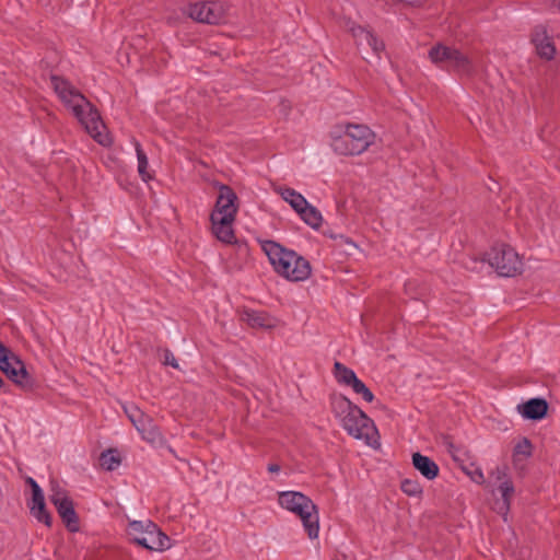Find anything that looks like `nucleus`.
I'll list each match as a JSON object with an SVG mask.
<instances>
[{
    "label": "nucleus",
    "instance_id": "f257e3e1",
    "mask_svg": "<svg viewBox=\"0 0 560 560\" xmlns=\"http://www.w3.org/2000/svg\"><path fill=\"white\" fill-rule=\"evenodd\" d=\"M50 82L63 104L71 108L73 115L84 126L88 133L101 145L112 144V138L100 116L98 110L69 81L51 75Z\"/></svg>",
    "mask_w": 560,
    "mask_h": 560
},
{
    "label": "nucleus",
    "instance_id": "f03ea898",
    "mask_svg": "<svg viewBox=\"0 0 560 560\" xmlns=\"http://www.w3.org/2000/svg\"><path fill=\"white\" fill-rule=\"evenodd\" d=\"M261 249L267 255L273 270L282 278L300 282L312 273L310 261L292 249H287L275 241L261 242Z\"/></svg>",
    "mask_w": 560,
    "mask_h": 560
},
{
    "label": "nucleus",
    "instance_id": "7ed1b4c3",
    "mask_svg": "<svg viewBox=\"0 0 560 560\" xmlns=\"http://www.w3.org/2000/svg\"><path fill=\"white\" fill-rule=\"evenodd\" d=\"M279 504L296 514L311 539L318 537L319 516L316 504L305 494L299 491L279 492Z\"/></svg>",
    "mask_w": 560,
    "mask_h": 560
},
{
    "label": "nucleus",
    "instance_id": "20e7f679",
    "mask_svg": "<svg viewBox=\"0 0 560 560\" xmlns=\"http://www.w3.org/2000/svg\"><path fill=\"white\" fill-rule=\"evenodd\" d=\"M375 141V133L361 124H346L341 135L332 138L331 148L340 155H360Z\"/></svg>",
    "mask_w": 560,
    "mask_h": 560
},
{
    "label": "nucleus",
    "instance_id": "39448f33",
    "mask_svg": "<svg viewBox=\"0 0 560 560\" xmlns=\"http://www.w3.org/2000/svg\"><path fill=\"white\" fill-rule=\"evenodd\" d=\"M130 541L151 551H163L170 547V538L150 520L131 521L127 527Z\"/></svg>",
    "mask_w": 560,
    "mask_h": 560
},
{
    "label": "nucleus",
    "instance_id": "423d86ee",
    "mask_svg": "<svg viewBox=\"0 0 560 560\" xmlns=\"http://www.w3.org/2000/svg\"><path fill=\"white\" fill-rule=\"evenodd\" d=\"M486 260L502 277H515L523 269L518 254L510 245L503 243L493 245L486 253Z\"/></svg>",
    "mask_w": 560,
    "mask_h": 560
},
{
    "label": "nucleus",
    "instance_id": "0eeeda50",
    "mask_svg": "<svg viewBox=\"0 0 560 560\" xmlns=\"http://www.w3.org/2000/svg\"><path fill=\"white\" fill-rule=\"evenodd\" d=\"M49 501L56 508L68 530L72 533L78 532L79 516L74 510L73 501L68 493L61 489H52Z\"/></svg>",
    "mask_w": 560,
    "mask_h": 560
},
{
    "label": "nucleus",
    "instance_id": "6e6552de",
    "mask_svg": "<svg viewBox=\"0 0 560 560\" xmlns=\"http://www.w3.org/2000/svg\"><path fill=\"white\" fill-rule=\"evenodd\" d=\"M0 370L16 385L30 389L33 386V378L26 371L24 362L14 353L10 352L0 359Z\"/></svg>",
    "mask_w": 560,
    "mask_h": 560
},
{
    "label": "nucleus",
    "instance_id": "1a4fd4ad",
    "mask_svg": "<svg viewBox=\"0 0 560 560\" xmlns=\"http://www.w3.org/2000/svg\"><path fill=\"white\" fill-rule=\"evenodd\" d=\"M187 13L192 20L207 24H219L225 18V9L219 1H201L189 4Z\"/></svg>",
    "mask_w": 560,
    "mask_h": 560
},
{
    "label": "nucleus",
    "instance_id": "9d476101",
    "mask_svg": "<svg viewBox=\"0 0 560 560\" xmlns=\"http://www.w3.org/2000/svg\"><path fill=\"white\" fill-rule=\"evenodd\" d=\"M342 428L355 439H369L376 431L373 421L358 406L341 421Z\"/></svg>",
    "mask_w": 560,
    "mask_h": 560
},
{
    "label": "nucleus",
    "instance_id": "9b49d317",
    "mask_svg": "<svg viewBox=\"0 0 560 560\" xmlns=\"http://www.w3.org/2000/svg\"><path fill=\"white\" fill-rule=\"evenodd\" d=\"M236 201L237 196L234 190L228 185L220 184L215 207L210 219H219L222 217L225 219H235L238 209Z\"/></svg>",
    "mask_w": 560,
    "mask_h": 560
},
{
    "label": "nucleus",
    "instance_id": "f8f14e48",
    "mask_svg": "<svg viewBox=\"0 0 560 560\" xmlns=\"http://www.w3.org/2000/svg\"><path fill=\"white\" fill-rule=\"evenodd\" d=\"M349 32L353 36L355 44L360 47L364 44L371 47L372 51L378 57L380 54L384 50L385 45L382 40H380L371 31L358 25L355 23H350L348 25Z\"/></svg>",
    "mask_w": 560,
    "mask_h": 560
},
{
    "label": "nucleus",
    "instance_id": "ddd939ff",
    "mask_svg": "<svg viewBox=\"0 0 560 560\" xmlns=\"http://www.w3.org/2000/svg\"><path fill=\"white\" fill-rule=\"evenodd\" d=\"M518 412L528 420H540L548 411V404L544 398H532L517 406Z\"/></svg>",
    "mask_w": 560,
    "mask_h": 560
},
{
    "label": "nucleus",
    "instance_id": "4468645a",
    "mask_svg": "<svg viewBox=\"0 0 560 560\" xmlns=\"http://www.w3.org/2000/svg\"><path fill=\"white\" fill-rule=\"evenodd\" d=\"M451 60L446 70L454 71L460 75H472L476 71L474 61L460 50L453 48Z\"/></svg>",
    "mask_w": 560,
    "mask_h": 560
},
{
    "label": "nucleus",
    "instance_id": "2eb2a0df",
    "mask_svg": "<svg viewBox=\"0 0 560 560\" xmlns=\"http://www.w3.org/2000/svg\"><path fill=\"white\" fill-rule=\"evenodd\" d=\"M240 318L252 328H273L275 319L266 312L245 308L241 312Z\"/></svg>",
    "mask_w": 560,
    "mask_h": 560
},
{
    "label": "nucleus",
    "instance_id": "dca6fc26",
    "mask_svg": "<svg viewBox=\"0 0 560 560\" xmlns=\"http://www.w3.org/2000/svg\"><path fill=\"white\" fill-rule=\"evenodd\" d=\"M412 465L428 480H433L439 476L438 464L419 452L412 454Z\"/></svg>",
    "mask_w": 560,
    "mask_h": 560
},
{
    "label": "nucleus",
    "instance_id": "f3484780",
    "mask_svg": "<svg viewBox=\"0 0 560 560\" xmlns=\"http://www.w3.org/2000/svg\"><path fill=\"white\" fill-rule=\"evenodd\" d=\"M212 223V232L215 237L226 244H232L235 240V234L232 228V223L235 219H225L224 217L219 219H210Z\"/></svg>",
    "mask_w": 560,
    "mask_h": 560
},
{
    "label": "nucleus",
    "instance_id": "a211bd4d",
    "mask_svg": "<svg viewBox=\"0 0 560 560\" xmlns=\"http://www.w3.org/2000/svg\"><path fill=\"white\" fill-rule=\"evenodd\" d=\"M31 514L39 522L50 527L52 524V517L46 509L44 493H37L36 497H32L31 502L27 503Z\"/></svg>",
    "mask_w": 560,
    "mask_h": 560
},
{
    "label": "nucleus",
    "instance_id": "6ab92c4d",
    "mask_svg": "<svg viewBox=\"0 0 560 560\" xmlns=\"http://www.w3.org/2000/svg\"><path fill=\"white\" fill-rule=\"evenodd\" d=\"M533 43L536 46L537 54L547 60L555 57L556 48L551 39L546 35L544 30L537 28L533 35Z\"/></svg>",
    "mask_w": 560,
    "mask_h": 560
},
{
    "label": "nucleus",
    "instance_id": "aec40b11",
    "mask_svg": "<svg viewBox=\"0 0 560 560\" xmlns=\"http://www.w3.org/2000/svg\"><path fill=\"white\" fill-rule=\"evenodd\" d=\"M330 407L334 415L342 421L346 416L354 410L357 405L343 395H334L330 398Z\"/></svg>",
    "mask_w": 560,
    "mask_h": 560
},
{
    "label": "nucleus",
    "instance_id": "412c9836",
    "mask_svg": "<svg viewBox=\"0 0 560 560\" xmlns=\"http://www.w3.org/2000/svg\"><path fill=\"white\" fill-rule=\"evenodd\" d=\"M453 47L438 44L430 48L429 58L430 60L442 69H446L451 60Z\"/></svg>",
    "mask_w": 560,
    "mask_h": 560
},
{
    "label": "nucleus",
    "instance_id": "4be33fe9",
    "mask_svg": "<svg viewBox=\"0 0 560 560\" xmlns=\"http://www.w3.org/2000/svg\"><path fill=\"white\" fill-rule=\"evenodd\" d=\"M278 192L285 200L296 213L306 207L307 200L296 190L289 187L279 188Z\"/></svg>",
    "mask_w": 560,
    "mask_h": 560
},
{
    "label": "nucleus",
    "instance_id": "5701e85b",
    "mask_svg": "<svg viewBox=\"0 0 560 560\" xmlns=\"http://www.w3.org/2000/svg\"><path fill=\"white\" fill-rule=\"evenodd\" d=\"M142 439L153 445H162L165 442L163 434L159 427L154 423L153 419L147 421V424L138 431Z\"/></svg>",
    "mask_w": 560,
    "mask_h": 560
},
{
    "label": "nucleus",
    "instance_id": "b1692460",
    "mask_svg": "<svg viewBox=\"0 0 560 560\" xmlns=\"http://www.w3.org/2000/svg\"><path fill=\"white\" fill-rule=\"evenodd\" d=\"M334 376L339 384L351 386L357 380L354 371L339 361L334 364Z\"/></svg>",
    "mask_w": 560,
    "mask_h": 560
},
{
    "label": "nucleus",
    "instance_id": "393cba45",
    "mask_svg": "<svg viewBox=\"0 0 560 560\" xmlns=\"http://www.w3.org/2000/svg\"><path fill=\"white\" fill-rule=\"evenodd\" d=\"M135 149L137 153V160H138V173L143 182L148 183L153 178V175L148 171L149 168V161L145 152L143 151L141 144L133 140Z\"/></svg>",
    "mask_w": 560,
    "mask_h": 560
},
{
    "label": "nucleus",
    "instance_id": "a878e982",
    "mask_svg": "<svg viewBox=\"0 0 560 560\" xmlns=\"http://www.w3.org/2000/svg\"><path fill=\"white\" fill-rule=\"evenodd\" d=\"M125 413L127 415L128 419L131 421L133 427L139 431L144 424H147V421H150L152 419L150 416L145 415L142 410H140L135 405H128L124 406Z\"/></svg>",
    "mask_w": 560,
    "mask_h": 560
},
{
    "label": "nucleus",
    "instance_id": "bb28decb",
    "mask_svg": "<svg viewBox=\"0 0 560 560\" xmlns=\"http://www.w3.org/2000/svg\"><path fill=\"white\" fill-rule=\"evenodd\" d=\"M299 215L307 225L313 229H318L323 221L320 212L308 202L306 207L299 212Z\"/></svg>",
    "mask_w": 560,
    "mask_h": 560
},
{
    "label": "nucleus",
    "instance_id": "cd10ccee",
    "mask_svg": "<svg viewBox=\"0 0 560 560\" xmlns=\"http://www.w3.org/2000/svg\"><path fill=\"white\" fill-rule=\"evenodd\" d=\"M120 463L121 459L116 450H107L100 456V465L108 471L115 470Z\"/></svg>",
    "mask_w": 560,
    "mask_h": 560
},
{
    "label": "nucleus",
    "instance_id": "c85d7f7f",
    "mask_svg": "<svg viewBox=\"0 0 560 560\" xmlns=\"http://www.w3.org/2000/svg\"><path fill=\"white\" fill-rule=\"evenodd\" d=\"M499 492L503 499L504 509L508 511L510 509V501L514 493V486L510 479H505L498 487Z\"/></svg>",
    "mask_w": 560,
    "mask_h": 560
},
{
    "label": "nucleus",
    "instance_id": "c756f323",
    "mask_svg": "<svg viewBox=\"0 0 560 560\" xmlns=\"http://www.w3.org/2000/svg\"><path fill=\"white\" fill-rule=\"evenodd\" d=\"M351 388L353 392L358 395H361L363 400L366 402H372L374 400V395L370 390V388L361 381L357 380L352 385Z\"/></svg>",
    "mask_w": 560,
    "mask_h": 560
},
{
    "label": "nucleus",
    "instance_id": "7c9ffc66",
    "mask_svg": "<svg viewBox=\"0 0 560 560\" xmlns=\"http://www.w3.org/2000/svg\"><path fill=\"white\" fill-rule=\"evenodd\" d=\"M463 470L477 485H482L485 482V476L481 468L476 466L475 464L464 466Z\"/></svg>",
    "mask_w": 560,
    "mask_h": 560
},
{
    "label": "nucleus",
    "instance_id": "2f4dec72",
    "mask_svg": "<svg viewBox=\"0 0 560 560\" xmlns=\"http://www.w3.org/2000/svg\"><path fill=\"white\" fill-rule=\"evenodd\" d=\"M401 490L402 492L410 497H417L422 493V488L419 485V482L410 479H405L401 482Z\"/></svg>",
    "mask_w": 560,
    "mask_h": 560
},
{
    "label": "nucleus",
    "instance_id": "473e14b6",
    "mask_svg": "<svg viewBox=\"0 0 560 560\" xmlns=\"http://www.w3.org/2000/svg\"><path fill=\"white\" fill-rule=\"evenodd\" d=\"M515 455H524L525 457H529L532 455V443L528 439H523L521 442L516 444L514 447Z\"/></svg>",
    "mask_w": 560,
    "mask_h": 560
},
{
    "label": "nucleus",
    "instance_id": "72a5a7b5",
    "mask_svg": "<svg viewBox=\"0 0 560 560\" xmlns=\"http://www.w3.org/2000/svg\"><path fill=\"white\" fill-rule=\"evenodd\" d=\"M163 363L165 365H171L175 369L178 368V363H177V360L175 359L174 354L172 353V351H170L168 349H166L164 351V360H163Z\"/></svg>",
    "mask_w": 560,
    "mask_h": 560
},
{
    "label": "nucleus",
    "instance_id": "f704fd0d",
    "mask_svg": "<svg viewBox=\"0 0 560 560\" xmlns=\"http://www.w3.org/2000/svg\"><path fill=\"white\" fill-rule=\"evenodd\" d=\"M26 483H28L32 489V497H36L37 493H44L39 485L32 477L26 478Z\"/></svg>",
    "mask_w": 560,
    "mask_h": 560
},
{
    "label": "nucleus",
    "instance_id": "c9c22d12",
    "mask_svg": "<svg viewBox=\"0 0 560 560\" xmlns=\"http://www.w3.org/2000/svg\"><path fill=\"white\" fill-rule=\"evenodd\" d=\"M11 350L7 348L1 341H0V359L2 357H5L7 354H10Z\"/></svg>",
    "mask_w": 560,
    "mask_h": 560
},
{
    "label": "nucleus",
    "instance_id": "e433bc0d",
    "mask_svg": "<svg viewBox=\"0 0 560 560\" xmlns=\"http://www.w3.org/2000/svg\"><path fill=\"white\" fill-rule=\"evenodd\" d=\"M237 249H238L240 255L247 256L248 248L246 245H238Z\"/></svg>",
    "mask_w": 560,
    "mask_h": 560
},
{
    "label": "nucleus",
    "instance_id": "4c0bfd02",
    "mask_svg": "<svg viewBox=\"0 0 560 560\" xmlns=\"http://www.w3.org/2000/svg\"><path fill=\"white\" fill-rule=\"evenodd\" d=\"M280 470V466L278 464H269L268 471L269 472H278Z\"/></svg>",
    "mask_w": 560,
    "mask_h": 560
},
{
    "label": "nucleus",
    "instance_id": "58836bf2",
    "mask_svg": "<svg viewBox=\"0 0 560 560\" xmlns=\"http://www.w3.org/2000/svg\"><path fill=\"white\" fill-rule=\"evenodd\" d=\"M497 471H498V478H499V479L501 478V475H502L503 477H505V471H504V469H503V470H501L500 468H498V469H497Z\"/></svg>",
    "mask_w": 560,
    "mask_h": 560
},
{
    "label": "nucleus",
    "instance_id": "ea45409f",
    "mask_svg": "<svg viewBox=\"0 0 560 560\" xmlns=\"http://www.w3.org/2000/svg\"><path fill=\"white\" fill-rule=\"evenodd\" d=\"M555 5H557V8H558V9H559V11H560V0H556Z\"/></svg>",
    "mask_w": 560,
    "mask_h": 560
}]
</instances>
